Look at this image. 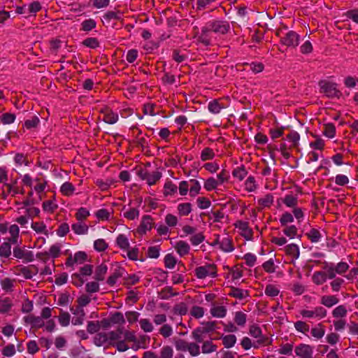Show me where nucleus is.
Segmentation results:
<instances>
[{
	"label": "nucleus",
	"mask_w": 358,
	"mask_h": 358,
	"mask_svg": "<svg viewBox=\"0 0 358 358\" xmlns=\"http://www.w3.org/2000/svg\"><path fill=\"white\" fill-rule=\"evenodd\" d=\"M323 265V269L328 273L329 279L335 278L336 274L343 275L350 267L348 264L345 262H340L336 265L324 262Z\"/></svg>",
	"instance_id": "f257e3e1"
},
{
	"label": "nucleus",
	"mask_w": 358,
	"mask_h": 358,
	"mask_svg": "<svg viewBox=\"0 0 358 358\" xmlns=\"http://www.w3.org/2000/svg\"><path fill=\"white\" fill-rule=\"evenodd\" d=\"M175 347L178 351H188L191 356L197 357L200 355V346L194 342H187L183 339H178L174 343Z\"/></svg>",
	"instance_id": "f03ea898"
},
{
	"label": "nucleus",
	"mask_w": 358,
	"mask_h": 358,
	"mask_svg": "<svg viewBox=\"0 0 358 358\" xmlns=\"http://www.w3.org/2000/svg\"><path fill=\"white\" fill-rule=\"evenodd\" d=\"M195 275L199 279H204L207 277L215 278L217 276V267L214 264H206L198 266L194 270Z\"/></svg>",
	"instance_id": "7ed1b4c3"
},
{
	"label": "nucleus",
	"mask_w": 358,
	"mask_h": 358,
	"mask_svg": "<svg viewBox=\"0 0 358 358\" xmlns=\"http://www.w3.org/2000/svg\"><path fill=\"white\" fill-rule=\"evenodd\" d=\"M319 86L321 92L329 98H339L341 92L337 89V85L327 80H321L319 82Z\"/></svg>",
	"instance_id": "20e7f679"
},
{
	"label": "nucleus",
	"mask_w": 358,
	"mask_h": 358,
	"mask_svg": "<svg viewBox=\"0 0 358 358\" xmlns=\"http://www.w3.org/2000/svg\"><path fill=\"white\" fill-rule=\"evenodd\" d=\"M14 272L17 275H22L26 279H31L38 273V268L34 265H29L28 266L19 265L15 267Z\"/></svg>",
	"instance_id": "39448f33"
},
{
	"label": "nucleus",
	"mask_w": 358,
	"mask_h": 358,
	"mask_svg": "<svg viewBox=\"0 0 358 358\" xmlns=\"http://www.w3.org/2000/svg\"><path fill=\"white\" fill-rule=\"evenodd\" d=\"M249 334L251 336L257 338L256 343L253 344L254 348H258L259 345H264L268 341V338L262 335V330L257 325H251L250 327Z\"/></svg>",
	"instance_id": "423d86ee"
},
{
	"label": "nucleus",
	"mask_w": 358,
	"mask_h": 358,
	"mask_svg": "<svg viewBox=\"0 0 358 358\" xmlns=\"http://www.w3.org/2000/svg\"><path fill=\"white\" fill-rule=\"evenodd\" d=\"M299 38L300 36L297 33L294 31H289L285 36L281 37L280 41L287 47L296 48L299 45Z\"/></svg>",
	"instance_id": "0eeeda50"
},
{
	"label": "nucleus",
	"mask_w": 358,
	"mask_h": 358,
	"mask_svg": "<svg viewBox=\"0 0 358 358\" xmlns=\"http://www.w3.org/2000/svg\"><path fill=\"white\" fill-rule=\"evenodd\" d=\"M209 26L212 31L219 34H225L230 29L229 22L222 20H216L209 22Z\"/></svg>",
	"instance_id": "6e6552de"
},
{
	"label": "nucleus",
	"mask_w": 358,
	"mask_h": 358,
	"mask_svg": "<svg viewBox=\"0 0 358 358\" xmlns=\"http://www.w3.org/2000/svg\"><path fill=\"white\" fill-rule=\"evenodd\" d=\"M294 352L299 358H313V348L310 345L301 343L296 346Z\"/></svg>",
	"instance_id": "1a4fd4ad"
},
{
	"label": "nucleus",
	"mask_w": 358,
	"mask_h": 358,
	"mask_svg": "<svg viewBox=\"0 0 358 358\" xmlns=\"http://www.w3.org/2000/svg\"><path fill=\"white\" fill-rule=\"evenodd\" d=\"M86 259L87 254L85 252L79 251L76 252L73 257L71 255H70L65 262V265L67 267H71L75 264H80L84 263L86 261Z\"/></svg>",
	"instance_id": "9d476101"
},
{
	"label": "nucleus",
	"mask_w": 358,
	"mask_h": 358,
	"mask_svg": "<svg viewBox=\"0 0 358 358\" xmlns=\"http://www.w3.org/2000/svg\"><path fill=\"white\" fill-rule=\"evenodd\" d=\"M13 256L17 259H22L26 262H31L34 260V255L31 251L23 250L19 247L13 248Z\"/></svg>",
	"instance_id": "9b49d317"
},
{
	"label": "nucleus",
	"mask_w": 358,
	"mask_h": 358,
	"mask_svg": "<svg viewBox=\"0 0 358 358\" xmlns=\"http://www.w3.org/2000/svg\"><path fill=\"white\" fill-rule=\"evenodd\" d=\"M70 310L75 315L72 320V324L73 325H81L83 323L85 315L84 310L77 306L76 308L71 307Z\"/></svg>",
	"instance_id": "f8f14e48"
},
{
	"label": "nucleus",
	"mask_w": 358,
	"mask_h": 358,
	"mask_svg": "<svg viewBox=\"0 0 358 358\" xmlns=\"http://www.w3.org/2000/svg\"><path fill=\"white\" fill-rule=\"evenodd\" d=\"M235 227L242 231L241 235L247 240H250L252 238V231L249 227L248 222L239 220L235 223Z\"/></svg>",
	"instance_id": "ddd939ff"
},
{
	"label": "nucleus",
	"mask_w": 358,
	"mask_h": 358,
	"mask_svg": "<svg viewBox=\"0 0 358 358\" xmlns=\"http://www.w3.org/2000/svg\"><path fill=\"white\" fill-rule=\"evenodd\" d=\"M101 113L103 115V120L106 123L108 124H115L118 120V115L108 108H105L101 110Z\"/></svg>",
	"instance_id": "4468645a"
},
{
	"label": "nucleus",
	"mask_w": 358,
	"mask_h": 358,
	"mask_svg": "<svg viewBox=\"0 0 358 358\" xmlns=\"http://www.w3.org/2000/svg\"><path fill=\"white\" fill-rule=\"evenodd\" d=\"M152 220L150 215H144L142 218L138 231L141 234H145L147 231H150L152 227Z\"/></svg>",
	"instance_id": "2eb2a0df"
},
{
	"label": "nucleus",
	"mask_w": 358,
	"mask_h": 358,
	"mask_svg": "<svg viewBox=\"0 0 358 358\" xmlns=\"http://www.w3.org/2000/svg\"><path fill=\"white\" fill-rule=\"evenodd\" d=\"M108 271V267L106 264L104 263H102L99 265H98L94 271V278L96 281H102L105 278V275L106 274Z\"/></svg>",
	"instance_id": "dca6fc26"
},
{
	"label": "nucleus",
	"mask_w": 358,
	"mask_h": 358,
	"mask_svg": "<svg viewBox=\"0 0 358 358\" xmlns=\"http://www.w3.org/2000/svg\"><path fill=\"white\" fill-rule=\"evenodd\" d=\"M328 278V273L324 271H315L312 276L313 282L317 285H320L324 283Z\"/></svg>",
	"instance_id": "f3484780"
},
{
	"label": "nucleus",
	"mask_w": 358,
	"mask_h": 358,
	"mask_svg": "<svg viewBox=\"0 0 358 358\" xmlns=\"http://www.w3.org/2000/svg\"><path fill=\"white\" fill-rule=\"evenodd\" d=\"M227 308L223 306L213 305L210 310V313L213 317L217 318H223L227 315Z\"/></svg>",
	"instance_id": "a211bd4d"
},
{
	"label": "nucleus",
	"mask_w": 358,
	"mask_h": 358,
	"mask_svg": "<svg viewBox=\"0 0 358 358\" xmlns=\"http://www.w3.org/2000/svg\"><path fill=\"white\" fill-rule=\"evenodd\" d=\"M71 229L76 234L78 235H85L88 233L89 227L88 226L79 221L77 223L73 224L71 226Z\"/></svg>",
	"instance_id": "6ab92c4d"
},
{
	"label": "nucleus",
	"mask_w": 358,
	"mask_h": 358,
	"mask_svg": "<svg viewBox=\"0 0 358 358\" xmlns=\"http://www.w3.org/2000/svg\"><path fill=\"white\" fill-rule=\"evenodd\" d=\"M229 296L238 299H243L249 296L247 290L241 289L237 287H232L228 294Z\"/></svg>",
	"instance_id": "aec40b11"
},
{
	"label": "nucleus",
	"mask_w": 358,
	"mask_h": 358,
	"mask_svg": "<svg viewBox=\"0 0 358 358\" xmlns=\"http://www.w3.org/2000/svg\"><path fill=\"white\" fill-rule=\"evenodd\" d=\"M175 248L180 256L187 255L190 250V246L184 241H179L176 243Z\"/></svg>",
	"instance_id": "412c9836"
},
{
	"label": "nucleus",
	"mask_w": 358,
	"mask_h": 358,
	"mask_svg": "<svg viewBox=\"0 0 358 358\" xmlns=\"http://www.w3.org/2000/svg\"><path fill=\"white\" fill-rule=\"evenodd\" d=\"M107 334L109 340V345H115L116 343L115 341L121 338V336L123 334V329L118 328L116 331H111L107 332Z\"/></svg>",
	"instance_id": "4be33fe9"
},
{
	"label": "nucleus",
	"mask_w": 358,
	"mask_h": 358,
	"mask_svg": "<svg viewBox=\"0 0 358 358\" xmlns=\"http://www.w3.org/2000/svg\"><path fill=\"white\" fill-rule=\"evenodd\" d=\"M220 248L225 252H232L234 250L232 240L229 236L222 238L220 241Z\"/></svg>",
	"instance_id": "5701e85b"
},
{
	"label": "nucleus",
	"mask_w": 358,
	"mask_h": 358,
	"mask_svg": "<svg viewBox=\"0 0 358 358\" xmlns=\"http://www.w3.org/2000/svg\"><path fill=\"white\" fill-rule=\"evenodd\" d=\"M320 303L327 308H331L338 303V299L333 295H324L321 297Z\"/></svg>",
	"instance_id": "b1692460"
},
{
	"label": "nucleus",
	"mask_w": 358,
	"mask_h": 358,
	"mask_svg": "<svg viewBox=\"0 0 358 358\" xmlns=\"http://www.w3.org/2000/svg\"><path fill=\"white\" fill-rule=\"evenodd\" d=\"M201 348L202 353L210 354L216 352L217 346L213 343L212 340H208L202 343Z\"/></svg>",
	"instance_id": "393cba45"
},
{
	"label": "nucleus",
	"mask_w": 358,
	"mask_h": 358,
	"mask_svg": "<svg viewBox=\"0 0 358 358\" xmlns=\"http://www.w3.org/2000/svg\"><path fill=\"white\" fill-rule=\"evenodd\" d=\"M285 252L287 255L292 256L294 259H298L300 255L299 248L297 245L292 243L285 247Z\"/></svg>",
	"instance_id": "a878e982"
},
{
	"label": "nucleus",
	"mask_w": 358,
	"mask_h": 358,
	"mask_svg": "<svg viewBox=\"0 0 358 358\" xmlns=\"http://www.w3.org/2000/svg\"><path fill=\"white\" fill-rule=\"evenodd\" d=\"M94 344L96 346H102L103 345H109V340L107 332H100L97 334L94 339Z\"/></svg>",
	"instance_id": "bb28decb"
},
{
	"label": "nucleus",
	"mask_w": 358,
	"mask_h": 358,
	"mask_svg": "<svg viewBox=\"0 0 358 358\" xmlns=\"http://www.w3.org/2000/svg\"><path fill=\"white\" fill-rule=\"evenodd\" d=\"M13 306L12 300L8 297L0 296V313L8 312Z\"/></svg>",
	"instance_id": "cd10ccee"
},
{
	"label": "nucleus",
	"mask_w": 358,
	"mask_h": 358,
	"mask_svg": "<svg viewBox=\"0 0 358 358\" xmlns=\"http://www.w3.org/2000/svg\"><path fill=\"white\" fill-rule=\"evenodd\" d=\"M17 180H14L13 183L8 184L5 183L3 185V187H6L7 188V192L8 194H11L13 196L16 195L17 194H24V189H20L17 185Z\"/></svg>",
	"instance_id": "c85d7f7f"
},
{
	"label": "nucleus",
	"mask_w": 358,
	"mask_h": 358,
	"mask_svg": "<svg viewBox=\"0 0 358 358\" xmlns=\"http://www.w3.org/2000/svg\"><path fill=\"white\" fill-rule=\"evenodd\" d=\"M224 108L225 106L217 99L210 101L208 106L209 111L213 114L219 113Z\"/></svg>",
	"instance_id": "c756f323"
},
{
	"label": "nucleus",
	"mask_w": 358,
	"mask_h": 358,
	"mask_svg": "<svg viewBox=\"0 0 358 358\" xmlns=\"http://www.w3.org/2000/svg\"><path fill=\"white\" fill-rule=\"evenodd\" d=\"M76 190V188L74 185L69 182H65L63 183L60 187V192L62 194L66 196H70L73 194L74 192Z\"/></svg>",
	"instance_id": "7c9ffc66"
},
{
	"label": "nucleus",
	"mask_w": 358,
	"mask_h": 358,
	"mask_svg": "<svg viewBox=\"0 0 358 358\" xmlns=\"http://www.w3.org/2000/svg\"><path fill=\"white\" fill-rule=\"evenodd\" d=\"M324 327L321 323L317 324L315 327L311 329V335L316 339L322 338L324 336Z\"/></svg>",
	"instance_id": "2f4dec72"
},
{
	"label": "nucleus",
	"mask_w": 358,
	"mask_h": 358,
	"mask_svg": "<svg viewBox=\"0 0 358 358\" xmlns=\"http://www.w3.org/2000/svg\"><path fill=\"white\" fill-rule=\"evenodd\" d=\"M177 210L180 216H187L192 210L190 203H181L177 206Z\"/></svg>",
	"instance_id": "473e14b6"
},
{
	"label": "nucleus",
	"mask_w": 358,
	"mask_h": 358,
	"mask_svg": "<svg viewBox=\"0 0 358 358\" xmlns=\"http://www.w3.org/2000/svg\"><path fill=\"white\" fill-rule=\"evenodd\" d=\"M306 236L312 243H317L322 238L320 232L314 228L310 229L308 232H306Z\"/></svg>",
	"instance_id": "72a5a7b5"
},
{
	"label": "nucleus",
	"mask_w": 358,
	"mask_h": 358,
	"mask_svg": "<svg viewBox=\"0 0 358 358\" xmlns=\"http://www.w3.org/2000/svg\"><path fill=\"white\" fill-rule=\"evenodd\" d=\"M109 321L113 324H123L125 323V319L123 314L120 312H115L111 314L109 317Z\"/></svg>",
	"instance_id": "f704fd0d"
},
{
	"label": "nucleus",
	"mask_w": 358,
	"mask_h": 358,
	"mask_svg": "<svg viewBox=\"0 0 358 358\" xmlns=\"http://www.w3.org/2000/svg\"><path fill=\"white\" fill-rule=\"evenodd\" d=\"M206 334L200 329V327H197L194 329L192 332V338L195 341L194 343H200L204 342V335Z\"/></svg>",
	"instance_id": "c9c22d12"
},
{
	"label": "nucleus",
	"mask_w": 358,
	"mask_h": 358,
	"mask_svg": "<svg viewBox=\"0 0 358 358\" xmlns=\"http://www.w3.org/2000/svg\"><path fill=\"white\" fill-rule=\"evenodd\" d=\"M20 229L17 224H12L9 228V233L10 238H8V241L13 244L17 243L19 236Z\"/></svg>",
	"instance_id": "e433bc0d"
},
{
	"label": "nucleus",
	"mask_w": 358,
	"mask_h": 358,
	"mask_svg": "<svg viewBox=\"0 0 358 358\" xmlns=\"http://www.w3.org/2000/svg\"><path fill=\"white\" fill-rule=\"evenodd\" d=\"M222 343L227 348H231L234 346L236 342V337L234 334H229L222 336Z\"/></svg>",
	"instance_id": "4c0bfd02"
},
{
	"label": "nucleus",
	"mask_w": 358,
	"mask_h": 358,
	"mask_svg": "<svg viewBox=\"0 0 358 358\" xmlns=\"http://www.w3.org/2000/svg\"><path fill=\"white\" fill-rule=\"evenodd\" d=\"M43 210L45 212L52 213L58 208V205L53 200H48L43 203Z\"/></svg>",
	"instance_id": "58836bf2"
},
{
	"label": "nucleus",
	"mask_w": 358,
	"mask_h": 358,
	"mask_svg": "<svg viewBox=\"0 0 358 358\" xmlns=\"http://www.w3.org/2000/svg\"><path fill=\"white\" fill-rule=\"evenodd\" d=\"M205 240V236L202 232H195L189 237V241L194 246H196Z\"/></svg>",
	"instance_id": "ea45409f"
},
{
	"label": "nucleus",
	"mask_w": 358,
	"mask_h": 358,
	"mask_svg": "<svg viewBox=\"0 0 358 358\" xmlns=\"http://www.w3.org/2000/svg\"><path fill=\"white\" fill-rule=\"evenodd\" d=\"M60 252V245L58 244H55L50 248L48 252H45L43 255L52 258H57V257H59Z\"/></svg>",
	"instance_id": "a19ab883"
},
{
	"label": "nucleus",
	"mask_w": 358,
	"mask_h": 358,
	"mask_svg": "<svg viewBox=\"0 0 358 358\" xmlns=\"http://www.w3.org/2000/svg\"><path fill=\"white\" fill-rule=\"evenodd\" d=\"M26 321L30 323L33 327L36 328L42 327L44 322L40 317L29 315L25 318Z\"/></svg>",
	"instance_id": "79ce46f5"
},
{
	"label": "nucleus",
	"mask_w": 358,
	"mask_h": 358,
	"mask_svg": "<svg viewBox=\"0 0 358 358\" xmlns=\"http://www.w3.org/2000/svg\"><path fill=\"white\" fill-rule=\"evenodd\" d=\"M287 138L291 142L290 148H297L299 145V141L300 139L299 134L295 131H292L287 136Z\"/></svg>",
	"instance_id": "37998d69"
},
{
	"label": "nucleus",
	"mask_w": 358,
	"mask_h": 358,
	"mask_svg": "<svg viewBox=\"0 0 358 358\" xmlns=\"http://www.w3.org/2000/svg\"><path fill=\"white\" fill-rule=\"evenodd\" d=\"M294 326L297 331L303 333L304 334H306L310 330L309 325L303 321H297L294 322Z\"/></svg>",
	"instance_id": "c03bdc74"
},
{
	"label": "nucleus",
	"mask_w": 358,
	"mask_h": 358,
	"mask_svg": "<svg viewBox=\"0 0 358 358\" xmlns=\"http://www.w3.org/2000/svg\"><path fill=\"white\" fill-rule=\"evenodd\" d=\"M71 315L69 313L64 312L62 310L60 311V314L58 316V320L59 324L62 327H67L70 323Z\"/></svg>",
	"instance_id": "a18cd8bd"
},
{
	"label": "nucleus",
	"mask_w": 358,
	"mask_h": 358,
	"mask_svg": "<svg viewBox=\"0 0 358 358\" xmlns=\"http://www.w3.org/2000/svg\"><path fill=\"white\" fill-rule=\"evenodd\" d=\"M215 157V152L210 148H205L201 152V159L203 162L213 159Z\"/></svg>",
	"instance_id": "49530a36"
},
{
	"label": "nucleus",
	"mask_w": 358,
	"mask_h": 358,
	"mask_svg": "<svg viewBox=\"0 0 358 358\" xmlns=\"http://www.w3.org/2000/svg\"><path fill=\"white\" fill-rule=\"evenodd\" d=\"M273 203V196L271 194H267L264 197L258 200V203L262 207H270Z\"/></svg>",
	"instance_id": "de8ad7c7"
},
{
	"label": "nucleus",
	"mask_w": 358,
	"mask_h": 358,
	"mask_svg": "<svg viewBox=\"0 0 358 358\" xmlns=\"http://www.w3.org/2000/svg\"><path fill=\"white\" fill-rule=\"evenodd\" d=\"M247 316L246 314L241 311L236 312L234 317V322L236 324L241 327L245 326L246 323Z\"/></svg>",
	"instance_id": "09e8293b"
},
{
	"label": "nucleus",
	"mask_w": 358,
	"mask_h": 358,
	"mask_svg": "<svg viewBox=\"0 0 358 358\" xmlns=\"http://www.w3.org/2000/svg\"><path fill=\"white\" fill-rule=\"evenodd\" d=\"M108 247V243L103 238H99L94 242V248L98 252H103Z\"/></svg>",
	"instance_id": "8fccbe9b"
},
{
	"label": "nucleus",
	"mask_w": 358,
	"mask_h": 358,
	"mask_svg": "<svg viewBox=\"0 0 358 358\" xmlns=\"http://www.w3.org/2000/svg\"><path fill=\"white\" fill-rule=\"evenodd\" d=\"M11 255V246L10 242H4L0 246V256L8 257Z\"/></svg>",
	"instance_id": "3c124183"
},
{
	"label": "nucleus",
	"mask_w": 358,
	"mask_h": 358,
	"mask_svg": "<svg viewBox=\"0 0 358 358\" xmlns=\"http://www.w3.org/2000/svg\"><path fill=\"white\" fill-rule=\"evenodd\" d=\"M116 243L117 245L122 249L127 250L129 249V243L128 238L123 234H120L117 236L116 239Z\"/></svg>",
	"instance_id": "603ef678"
},
{
	"label": "nucleus",
	"mask_w": 358,
	"mask_h": 358,
	"mask_svg": "<svg viewBox=\"0 0 358 358\" xmlns=\"http://www.w3.org/2000/svg\"><path fill=\"white\" fill-rule=\"evenodd\" d=\"M257 188L255 179L253 176H249L245 181V189L249 192H254Z\"/></svg>",
	"instance_id": "864d4df0"
},
{
	"label": "nucleus",
	"mask_w": 358,
	"mask_h": 358,
	"mask_svg": "<svg viewBox=\"0 0 358 358\" xmlns=\"http://www.w3.org/2000/svg\"><path fill=\"white\" fill-rule=\"evenodd\" d=\"M247 174L248 171L244 166L237 167L232 172L233 176L238 178L239 180H243Z\"/></svg>",
	"instance_id": "5fc2aeb1"
},
{
	"label": "nucleus",
	"mask_w": 358,
	"mask_h": 358,
	"mask_svg": "<svg viewBox=\"0 0 358 358\" xmlns=\"http://www.w3.org/2000/svg\"><path fill=\"white\" fill-rule=\"evenodd\" d=\"M218 185H220V184L214 178H209L204 182V188L207 191H212L216 189Z\"/></svg>",
	"instance_id": "6e6d98bb"
},
{
	"label": "nucleus",
	"mask_w": 358,
	"mask_h": 358,
	"mask_svg": "<svg viewBox=\"0 0 358 358\" xmlns=\"http://www.w3.org/2000/svg\"><path fill=\"white\" fill-rule=\"evenodd\" d=\"M96 23L93 19H88L86 20H84L82 24V28L81 29L85 31H90L92 30L94 28L96 27Z\"/></svg>",
	"instance_id": "4d7b16f0"
},
{
	"label": "nucleus",
	"mask_w": 358,
	"mask_h": 358,
	"mask_svg": "<svg viewBox=\"0 0 358 358\" xmlns=\"http://www.w3.org/2000/svg\"><path fill=\"white\" fill-rule=\"evenodd\" d=\"M162 177V174L159 171H154L152 173H149L148 176L147 177V183L149 185H152L156 183L157 180L160 179Z\"/></svg>",
	"instance_id": "13d9d810"
},
{
	"label": "nucleus",
	"mask_w": 358,
	"mask_h": 358,
	"mask_svg": "<svg viewBox=\"0 0 358 358\" xmlns=\"http://www.w3.org/2000/svg\"><path fill=\"white\" fill-rule=\"evenodd\" d=\"M323 133L328 138H334L336 134L335 126L331 123L324 124Z\"/></svg>",
	"instance_id": "bf43d9fd"
},
{
	"label": "nucleus",
	"mask_w": 358,
	"mask_h": 358,
	"mask_svg": "<svg viewBox=\"0 0 358 358\" xmlns=\"http://www.w3.org/2000/svg\"><path fill=\"white\" fill-rule=\"evenodd\" d=\"M203 325L204 326L200 327V329H201L205 334L213 332L217 329V323L215 321L206 322L203 323Z\"/></svg>",
	"instance_id": "052dcab7"
},
{
	"label": "nucleus",
	"mask_w": 358,
	"mask_h": 358,
	"mask_svg": "<svg viewBox=\"0 0 358 358\" xmlns=\"http://www.w3.org/2000/svg\"><path fill=\"white\" fill-rule=\"evenodd\" d=\"M110 215L111 213L105 208L99 209L95 213L96 217L100 220H108Z\"/></svg>",
	"instance_id": "680f3d73"
},
{
	"label": "nucleus",
	"mask_w": 358,
	"mask_h": 358,
	"mask_svg": "<svg viewBox=\"0 0 358 358\" xmlns=\"http://www.w3.org/2000/svg\"><path fill=\"white\" fill-rule=\"evenodd\" d=\"M279 289L274 285H268L265 288V294L271 297H275L278 295Z\"/></svg>",
	"instance_id": "e2e57ef3"
},
{
	"label": "nucleus",
	"mask_w": 358,
	"mask_h": 358,
	"mask_svg": "<svg viewBox=\"0 0 358 358\" xmlns=\"http://www.w3.org/2000/svg\"><path fill=\"white\" fill-rule=\"evenodd\" d=\"M159 333L164 338H169L173 334L172 327L167 324H164L159 329Z\"/></svg>",
	"instance_id": "0e129e2a"
},
{
	"label": "nucleus",
	"mask_w": 358,
	"mask_h": 358,
	"mask_svg": "<svg viewBox=\"0 0 358 358\" xmlns=\"http://www.w3.org/2000/svg\"><path fill=\"white\" fill-rule=\"evenodd\" d=\"M297 228L294 225L286 226L282 230L285 235L290 238H294L297 234Z\"/></svg>",
	"instance_id": "69168bd1"
},
{
	"label": "nucleus",
	"mask_w": 358,
	"mask_h": 358,
	"mask_svg": "<svg viewBox=\"0 0 358 358\" xmlns=\"http://www.w3.org/2000/svg\"><path fill=\"white\" fill-rule=\"evenodd\" d=\"M173 350L169 345L164 346L160 350L161 358H173Z\"/></svg>",
	"instance_id": "338daca9"
},
{
	"label": "nucleus",
	"mask_w": 358,
	"mask_h": 358,
	"mask_svg": "<svg viewBox=\"0 0 358 358\" xmlns=\"http://www.w3.org/2000/svg\"><path fill=\"white\" fill-rule=\"evenodd\" d=\"M1 121L4 124H9L14 122L15 120V115L13 113H5L1 115Z\"/></svg>",
	"instance_id": "774afa93"
}]
</instances>
